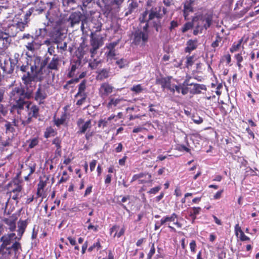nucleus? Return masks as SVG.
I'll use <instances>...</instances> for the list:
<instances>
[{"instance_id": "nucleus-1", "label": "nucleus", "mask_w": 259, "mask_h": 259, "mask_svg": "<svg viewBox=\"0 0 259 259\" xmlns=\"http://www.w3.org/2000/svg\"><path fill=\"white\" fill-rule=\"evenodd\" d=\"M36 57L38 56H34L32 58L27 59L25 63L21 65L20 64V70L24 73L21 77L23 84L13 88L10 94L11 101L16 102L14 107L19 109H23L25 106L28 107L29 104L25 99H30L33 97L36 82L41 81L35 78H31L37 69L32 70L34 60Z\"/></svg>"}, {"instance_id": "nucleus-2", "label": "nucleus", "mask_w": 259, "mask_h": 259, "mask_svg": "<svg viewBox=\"0 0 259 259\" xmlns=\"http://www.w3.org/2000/svg\"><path fill=\"white\" fill-rule=\"evenodd\" d=\"M15 233H11L3 235L0 238V255L3 259H10L14 253L18 256L22 251L21 244Z\"/></svg>"}, {"instance_id": "nucleus-3", "label": "nucleus", "mask_w": 259, "mask_h": 259, "mask_svg": "<svg viewBox=\"0 0 259 259\" xmlns=\"http://www.w3.org/2000/svg\"><path fill=\"white\" fill-rule=\"evenodd\" d=\"M50 58L46 57L42 59L40 57H36L34 60V63L32 67V70L37 69L35 74L31 78H35L38 80H43L45 75L50 73V70H58L59 59L57 55H54L51 61L48 63Z\"/></svg>"}, {"instance_id": "nucleus-4", "label": "nucleus", "mask_w": 259, "mask_h": 259, "mask_svg": "<svg viewBox=\"0 0 259 259\" xmlns=\"http://www.w3.org/2000/svg\"><path fill=\"white\" fill-rule=\"evenodd\" d=\"M161 8H152L149 11L146 10L142 14V21H148L150 26L159 31L161 28V19L162 14H160Z\"/></svg>"}, {"instance_id": "nucleus-5", "label": "nucleus", "mask_w": 259, "mask_h": 259, "mask_svg": "<svg viewBox=\"0 0 259 259\" xmlns=\"http://www.w3.org/2000/svg\"><path fill=\"white\" fill-rule=\"evenodd\" d=\"M22 57L23 54H20L18 53H15L13 56L9 59L10 64H9L8 61H5L4 65L3 64H1V68L6 73H12L15 66L18 68L20 66V61Z\"/></svg>"}, {"instance_id": "nucleus-6", "label": "nucleus", "mask_w": 259, "mask_h": 259, "mask_svg": "<svg viewBox=\"0 0 259 259\" xmlns=\"http://www.w3.org/2000/svg\"><path fill=\"white\" fill-rule=\"evenodd\" d=\"M25 27L26 23L13 21V23L9 24L6 27L3 28V29L5 31V35L11 38L16 36L19 32L23 31Z\"/></svg>"}, {"instance_id": "nucleus-7", "label": "nucleus", "mask_w": 259, "mask_h": 259, "mask_svg": "<svg viewBox=\"0 0 259 259\" xmlns=\"http://www.w3.org/2000/svg\"><path fill=\"white\" fill-rule=\"evenodd\" d=\"M81 22L80 29L83 32L84 30V25L87 24V20L83 18V15L80 12H75L72 13L67 19L66 23L69 27L73 28L76 25H78L80 22Z\"/></svg>"}, {"instance_id": "nucleus-8", "label": "nucleus", "mask_w": 259, "mask_h": 259, "mask_svg": "<svg viewBox=\"0 0 259 259\" xmlns=\"http://www.w3.org/2000/svg\"><path fill=\"white\" fill-rule=\"evenodd\" d=\"M149 34L145 32H142L141 30L138 29L132 32L131 35L132 44L135 46L140 47L145 46L148 42Z\"/></svg>"}, {"instance_id": "nucleus-9", "label": "nucleus", "mask_w": 259, "mask_h": 259, "mask_svg": "<svg viewBox=\"0 0 259 259\" xmlns=\"http://www.w3.org/2000/svg\"><path fill=\"white\" fill-rule=\"evenodd\" d=\"M198 21V25L201 27V30L203 29H207L211 25L212 16L211 14L206 13L198 15L197 17Z\"/></svg>"}, {"instance_id": "nucleus-10", "label": "nucleus", "mask_w": 259, "mask_h": 259, "mask_svg": "<svg viewBox=\"0 0 259 259\" xmlns=\"http://www.w3.org/2000/svg\"><path fill=\"white\" fill-rule=\"evenodd\" d=\"M47 97L48 93L47 85L39 84L36 91L34 94V100L38 102L40 105L44 103V101Z\"/></svg>"}, {"instance_id": "nucleus-11", "label": "nucleus", "mask_w": 259, "mask_h": 259, "mask_svg": "<svg viewBox=\"0 0 259 259\" xmlns=\"http://www.w3.org/2000/svg\"><path fill=\"white\" fill-rule=\"evenodd\" d=\"M77 127L78 131L77 134L79 135L84 134L88 131H90L92 127L91 120L89 119L87 121L81 118H78L76 121Z\"/></svg>"}, {"instance_id": "nucleus-12", "label": "nucleus", "mask_w": 259, "mask_h": 259, "mask_svg": "<svg viewBox=\"0 0 259 259\" xmlns=\"http://www.w3.org/2000/svg\"><path fill=\"white\" fill-rule=\"evenodd\" d=\"M52 42L54 44L62 41L66 37V34L60 29H54L49 34Z\"/></svg>"}, {"instance_id": "nucleus-13", "label": "nucleus", "mask_w": 259, "mask_h": 259, "mask_svg": "<svg viewBox=\"0 0 259 259\" xmlns=\"http://www.w3.org/2000/svg\"><path fill=\"white\" fill-rule=\"evenodd\" d=\"M137 180H139V184L151 182V175L148 173L143 172L134 175L132 177L131 183Z\"/></svg>"}, {"instance_id": "nucleus-14", "label": "nucleus", "mask_w": 259, "mask_h": 259, "mask_svg": "<svg viewBox=\"0 0 259 259\" xmlns=\"http://www.w3.org/2000/svg\"><path fill=\"white\" fill-rule=\"evenodd\" d=\"M171 78V76L161 77L157 79L156 81L157 83L160 84L161 85V87L163 89H166L174 94V90L173 88H172V85L173 84H171L170 81Z\"/></svg>"}, {"instance_id": "nucleus-15", "label": "nucleus", "mask_w": 259, "mask_h": 259, "mask_svg": "<svg viewBox=\"0 0 259 259\" xmlns=\"http://www.w3.org/2000/svg\"><path fill=\"white\" fill-rule=\"evenodd\" d=\"M184 85H193V88L190 90V93L192 94H198L201 93V90H206L205 85L190 83L188 79H186L183 82Z\"/></svg>"}, {"instance_id": "nucleus-16", "label": "nucleus", "mask_w": 259, "mask_h": 259, "mask_svg": "<svg viewBox=\"0 0 259 259\" xmlns=\"http://www.w3.org/2000/svg\"><path fill=\"white\" fill-rule=\"evenodd\" d=\"M26 100H28V99H25V101L26 102H28V104H29L28 107H27V106H25L24 107L23 109H18L17 108H16V107H14V105H15L16 102L13 101V102H14V104L13 105L14 109H17L18 110V113H19V111L23 110L24 109V108H26L28 110H30V111L28 113V116H30L31 115L32 117H33L34 118H36L38 117V115H39V107L38 106H37L36 105H32L30 108L29 106H30L31 103L29 101H26Z\"/></svg>"}, {"instance_id": "nucleus-17", "label": "nucleus", "mask_w": 259, "mask_h": 259, "mask_svg": "<svg viewBox=\"0 0 259 259\" xmlns=\"http://www.w3.org/2000/svg\"><path fill=\"white\" fill-rule=\"evenodd\" d=\"M114 87L107 82L103 83L99 89V93L101 97H107L111 94Z\"/></svg>"}, {"instance_id": "nucleus-18", "label": "nucleus", "mask_w": 259, "mask_h": 259, "mask_svg": "<svg viewBox=\"0 0 259 259\" xmlns=\"http://www.w3.org/2000/svg\"><path fill=\"white\" fill-rule=\"evenodd\" d=\"M201 209V208L200 207H193L188 210V212L189 217L192 219V223L195 222L197 218V215L200 214Z\"/></svg>"}, {"instance_id": "nucleus-19", "label": "nucleus", "mask_w": 259, "mask_h": 259, "mask_svg": "<svg viewBox=\"0 0 259 259\" xmlns=\"http://www.w3.org/2000/svg\"><path fill=\"white\" fill-rule=\"evenodd\" d=\"M35 39H33L30 41H27L25 42V46L27 50L31 51V52H34L35 50L37 49L40 45L35 41Z\"/></svg>"}, {"instance_id": "nucleus-20", "label": "nucleus", "mask_w": 259, "mask_h": 259, "mask_svg": "<svg viewBox=\"0 0 259 259\" xmlns=\"http://www.w3.org/2000/svg\"><path fill=\"white\" fill-rule=\"evenodd\" d=\"M18 125V121L14 119L12 122H9L6 121L5 124V127L6 128V133H13L15 132V129L14 126Z\"/></svg>"}, {"instance_id": "nucleus-21", "label": "nucleus", "mask_w": 259, "mask_h": 259, "mask_svg": "<svg viewBox=\"0 0 259 259\" xmlns=\"http://www.w3.org/2000/svg\"><path fill=\"white\" fill-rule=\"evenodd\" d=\"M0 40H3V48H7L11 42L12 39L5 35V31L0 30Z\"/></svg>"}, {"instance_id": "nucleus-22", "label": "nucleus", "mask_w": 259, "mask_h": 259, "mask_svg": "<svg viewBox=\"0 0 259 259\" xmlns=\"http://www.w3.org/2000/svg\"><path fill=\"white\" fill-rule=\"evenodd\" d=\"M109 70L107 69H102L97 72V79L102 80L107 78L109 76Z\"/></svg>"}, {"instance_id": "nucleus-23", "label": "nucleus", "mask_w": 259, "mask_h": 259, "mask_svg": "<svg viewBox=\"0 0 259 259\" xmlns=\"http://www.w3.org/2000/svg\"><path fill=\"white\" fill-rule=\"evenodd\" d=\"M178 215L173 213L170 215H165L160 220L163 225H166L168 222H174L176 219H177Z\"/></svg>"}, {"instance_id": "nucleus-24", "label": "nucleus", "mask_w": 259, "mask_h": 259, "mask_svg": "<svg viewBox=\"0 0 259 259\" xmlns=\"http://www.w3.org/2000/svg\"><path fill=\"white\" fill-rule=\"evenodd\" d=\"M197 40L192 39L189 40L187 42V47L185 48V52L186 53H190L191 51L194 50L197 48Z\"/></svg>"}, {"instance_id": "nucleus-25", "label": "nucleus", "mask_w": 259, "mask_h": 259, "mask_svg": "<svg viewBox=\"0 0 259 259\" xmlns=\"http://www.w3.org/2000/svg\"><path fill=\"white\" fill-rule=\"evenodd\" d=\"M138 6V4L137 2L133 1L132 2V3H131L128 6L127 9L125 13V16H127L134 12L136 9L137 8Z\"/></svg>"}, {"instance_id": "nucleus-26", "label": "nucleus", "mask_w": 259, "mask_h": 259, "mask_svg": "<svg viewBox=\"0 0 259 259\" xmlns=\"http://www.w3.org/2000/svg\"><path fill=\"white\" fill-rule=\"evenodd\" d=\"M56 44L57 45V49L58 53L63 54L64 52L67 50L68 43L67 42L64 41L62 42V41H60V42L57 43Z\"/></svg>"}, {"instance_id": "nucleus-27", "label": "nucleus", "mask_w": 259, "mask_h": 259, "mask_svg": "<svg viewBox=\"0 0 259 259\" xmlns=\"http://www.w3.org/2000/svg\"><path fill=\"white\" fill-rule=\"evenodd\" d=\"M109 99L110 101L107 104V107L108 108H111L112 105H113L114 106H116L122 101L123 100V98L114 99L111 97H110Z\"/></svg>"}, {"instance_id": "nucleus-28", "label": "nucleus", "mask_w": 259, "mask_h": 259, "mask_svg": "<svg viewBox=\"0 0 259 259\" xmlns=\"http://www.w3.org/2000/svg\"><path fill=\"white\" fill-rule=\"evenodd\" d=\"M91 44L92 47L96 48H99L101 45L102 42L98 37L91 36Z\"/></svg>"}, {"instance_id": "nucleus-29", "label": "nucleus", "mask_w": 259, "mask_h": 259, "mask_svg": "<svg viewBox=\"0 0 259 259\" xmlns=\"http://www.w3.org/2000/svg\"><path fill=\"white\" fill-rule=\"evenodd\" d=\"M101 61L94 59L89 63V66L92 69H95L101 66Z\"/></svg>"}, {"instance_id": "nucleus-30", "label": "nucleus", "mask_w": 259, "mask_h": 259, "mask_svg": "<svg viewBox=\"0 0 259 259\" xmlns=\"http://www.w3.org/2000/svg\"><path fill=\"white\" fill-rule=\"evenodd\" d=\"M12 140V137H8L6 139H3L0 141V144L3 147L9 146L11 145Z\"/></svg>"}, {"instance_id": "nucleus-31", "label": "nucleus", "mask_w": 259, "mask_h": 259, "mask_svg": "<svg viewBox=\"0 0 259 259\" xmlns=\"http://www.w3.org/2000/svg\"><path fill=\"white\" fill-rule=\"evenodd\" d=\"M101 248V245L100 242V240L98 239L97 242L94 243L92 246L88 248V251L91 252L94 249H96L97 251L100 249Z\"/></svg>"}, {"instance_id": "nucleus-32", "label": "nucleus", "mask_w": 259, "mask_h": 259, "mask_svg": "<svg viewBox=\"0 0 259 259\" xmlns=\"http://www.w3.org/2000/svg\"><path fill=\"white\" fill-rule=\"evenodd\" d=\"M55 134V130L52 127H49L46 129V131L44 134V137L46 138H48L49 137L54 136Z\"/></svg>"}, {"instance_id": "nucleus-33", "label": "nucleus", "mask_w": 259, "mask_h": 259, "mask_svg": "<svg viewBox=\"0 0 259 259\" xmlns=\"http://www.w3.org/2000/svg\"><path fill=\"white\" fill-rule=\"evenodd\" d=\"M97 0H95V3ZM79 0H62V3L64 6H72L73 5L79 4Z\"/></svg>"}, {"instance_id": "nucleus-34", "label": "nucleus", "mask_w": 259, "mask_h": 259, "mask_svg": "<svg viewBox=\"0 0 259 259\" xmlns=\"http://www.w3.org/2000/svg\"><path fill=\"white\" fill-rule=\"evenodd\" d=\"M124 1V0H111V4L114 8L120 9Z\"/></svg>"}, {"instance_id": "nucleus-35", "label": "nucleus", "mask_w": 259, "mask_h": 259, "mask_svg": "<svg viewBox=\"0 0 259 259\" xmlns=\"http://www.w3.org/2000/svg\"><path fill=\"white\" fill-rule=\"evenodd\" d=\"M130 196L128 195H127V196L123 197L121 199V201L118 202V204L124 209L126 210L128 212L129 211V210L127 209L126 206L124 204H122V203H124V202H126L127 201L130 200Z\"/></svg>"}, {"instance_id": "nucleus-36", "label": "nucleus", "mask_w": 259, "mask_h": 259, "mask_svg": "<svg viewBox=\"0 0 259 259\" xmlns=\"http://www.w3.org/2000/svg\"><path fill=\"white\" fill-rule=\"evenodd\" d=\"M66 120L65 115H63L60 118L55 120V124L56 126H59L60 125L63 124Z\"/></svg>"}, {"instance_id": "nucleus-37", "label": "nucleus", "mask_w": 259, "mask_h": 259, "mask_svg": "<svg viewBox=\"0 0 259 259\" xmlns=\"http://www.w3.org/2000/svg\"><path fill=\"white\" fill-rule=\"evenodd\" d=\"M52 144L55 145L56 148L61 149V140L59 137L55 138L52 141Z\"/></svg>"}, {"instance_id": "nucleus-38", "label": "nucleus", "mask_w": 259, "mask_h": 259, "mask_svg": "<svg viewBox=\"0 0 259 259\" xmlns=\"http://www.w3.org/2000/svg\"><path fill=\"white\" fill-rule=\"evenodd\" d=\"M127 63V61L125 59H121L116 61V64L118 65L120 68H124Z\"/></svg>"}, {"instance_id": "nucleus-39", "label": "nucleus", "mask_w": 259, "mask_h": 259, "mask_svg": "<svg viewBox=\"0 0 259 259\" xmlns=\"http://www.w3.org/2000/svg\"><path fill=\"white\" fill-rule=\"evenodd\" d=\"M38 143V140L36 138H33L30 140L28 147L29 148H33Z\"/></svg>"}, {"instance_id": "nucleus-40", "label": "nucleus", "mask_w": 259, "mask_h": 259, "mask_svg": "<svg viewBox=\"0 0 259 259\" xmlns=\"http://www.w3.org/2000/svg\"><path fill=\"white\" fill-rule=\"evenodd\" d=\"M77 69L76 64H72L71 67V69L68 74V77H72L74 74L75 70Z\"/></svg>"}, {"instance_id": "nucleus-41", "label": "nucleus", "mask_w": 259, "mask_h": 259, "mask_svg": "<svg viewBox=\"0 0 259 259\" xmlns=\"http://www.w3.org/2000/svg\"><path fill=\"white\" fill-rule=\"evenodd\" d=\"M193 27V24L191 22H187L185 24L182 29V31L184 33L187 31L188 30L191 29Z\"/></svg>"}, {"instance_id": "nucleus-42", "label": "nucleus", "mask_w": 259, "mask_h": 259, "mask_svg": "<svg viewBox=\"0 0 259 259\" xmlns=\"http://www.w3.org/2000/svg\"><path fill=\"white\" fill-rule=\"evenodd\" d=\"M142 90H143V89H142L141 84H137V85H134L131 88V91L135 92L136 93H139L141 92L142 91Z\"/></svg>"}, {"instance_id": "nucleus-43", "label": "nucleus", "mask_w": 259, "mask_h": 259, "mask_svg": "<svg viewBox=\"0 0 259 259\" xmlns=\"http://www.w3.org/2000/svg\"><path fill=\"white\" fill-rule=\"evenodd\" d=\"M239 233H240V239L242 241H247L249 240V238L246 236L244 232L242 231L241 228H239Z\"/></svg>"}, {"instance_id": "nucleus-44", "label": "nucleus", "mask_w": 259, "mask_h": 259, "mask_svg": "<svg viewBox=\"0 0 259 259\" xmlns=\"http://www.w3.org/2000/svg\"><path fill=\"white\" fill-rule=\"evenodd\" d=\"M86 82L87 81L85 80H83L81 82V83L79 84L78 91H79L80 93L82 91H85L86 89Z\"/></svg>"}, {"instance_id": "nucleus-45", "label": "nucleus", "mask_w": 259, "mask_h": 259, "mask_svg": "<svg viewBox=\"0 0 259 259\" xmlns=\"http://www.w3.org/2000/svg\"><path fill=\"white\" fill-rule=\"evenodd\" d=\"M155 252V249L154 243L152 244L151 249L147 255V259H151L152 256L154 255Z\"/></svg>"}, {"instance_id": "nucleus-46", "label": "nucleus", "mask_w": 259, "mask_h": 259, "mask_svg": "<svg viewBox=\"0 0 259 259\" xmlns=\"http://www.w3.org/2000/svg\"><path fill=\"white\" fill-rule=\"evenodd\" d=\"M35 38L31 35H30V34H24L22 37V39L23 40H25V42L27 41H30L31 40H32L33 39H34Z\"/></svg>"}, {"instance_id": "nucleus-47", "label": "nucleus", "mask_w": 259, "mask_h": 259, "mask_svg": "<svg viewBox=\"0 0 259 259\" xmlns=\"http://www.w3.org/2000/svg\"><path fill=\"white\" fill-rule=\"evenodd\" d=\"M179 26V23L177 21L172 20L170 22V26L169 29L170 31H172L174 29Z\"/></svg>"}, {"instance_id": "nucleus-48", "label": "nucleus", "mask_w": 259, "mask_h": 259, "mask_svg": "<svg viewBox=\"0 0 259 259\" xmlns=\"http://www.w3.org/2000/svg\"><path fill=\"white\" fill-rule=\"evenodd\" d=\"M161 187L159 186L151 188L148 193L149 194H156L158 192H159Z\"/></svg>"}, {"instance_id": "nucleus-49", "label": "nucleus", "mask_w": 259, "mask_h": 259, "mask_svg": "<svg viewBox=\"0 0 259 259\" xmlns=\"http://www.w3.org/2000/svg\"><path fill=\"white\" fill-rule=\"evenodd\" d=\"M182 87V84H179V85L174 84L172 85V88H173L174 90V93L176 92L178 94L181 93Z\"/></svg>"}, {"instance_id": "nucleus-50", "label": "nucleus", "mask_w": 259, "mask_h": 259, "mask_svg": "<svg viewBox=\"0 0 259 259\" xmlns=\"http://www.w3.org/2000/svg\"><path fill=\"white\" fill-rule=\"evenodd\" d=\"M242 40H240L239 42L236 44V45H233L232 47L230 48V52L232 53H233L236 51L239 48L240 45L241 44Z\"/></svg>"}, {"instance_id": "nucleus-51", "label": "nucleus", "mask_w": 259, "mask_h": 259, "mask_svg": "<svg viewBox=\"0 0 259 259\" xmlns=\"http://www.w3.org/2000/svg\"><path fill=\"white\" fill-rule=\"evenodd\" d=\"M48 33V30L46 27L43 28H40L39 29L38 35L42 37H44Z\"/></svg>"}, {"instance_id": "nucleus-52", "label": "nucleus", "mask_w": 259, "mask_h": 259, "mask_svg": "<svg viewBox=\"0 0 259 259\" xmlns=\"http://www.w3.org/2000/svg\"><path fill=\"white\" fill-rule=\"evenodd\" d=\"M27 225V222L26 220L20 221L18 222V228L25 230Z\"/></svg>"}, {"instance_id": "nucleus-53", "label": "nucleus", "mask_w": 259, "mask_h": 259, "mask_svg": "<svg viewBox=\"0 0 259 259\" xmlns=\"http://www.w3.org/2000/svg\"><path fill=\"white\" fill-rule=\"evenodd\" d=\"M82 4L83 7L86 8L89 6L91 3L95 4V0H82Z\"/></svg>"}, {"instance_id": "nucleus-54", "label": "nucleus", "mask_w": 259, "mask_h": 259, "mask_svg": "<svg viewBox=\"0 0 259 259\" xmlns=\"http://www.w3.org/2000/svg\"><path fill=\"white\" fill-rule=\"evenodd\" d=\"M146 24L143 27L142 29H140L141 30L142 32H145L147 34H149L148 27L150 26V23L148 21H146Z\"/></svg>"}, {"instance_id": "nucleus-55", "label": "nucleus", "mask_w": 259, "mask_h": 259, "mask_svg": "<svg viewBox=\"0 0 259 259\" xmlns=\"http://www.w3.org/2000/svg\"><path fill=\"white\" fill-rule=\"evenodd\" d=\"M78 97H80L81 98H84L87 99V93L85 92V91H82L80 93L79 91H78L77 94L75 95V97L77 98Z\"/></svg>"}, {"instance_id": "nucleus-56", "label": "nucleus", "mask_w": 259, "mask_h": 259, "mask_svg": "<svg viewBox=\"0 0 259 259\" xmlns=\"http://www.w3.org/2000/svg\"><path fill=\"white\" fill-rule=\"evenodd\" d=\"M188 85H184L183 83H182L181 93L183 95H185L189 92V88L188 87Z\"/></svg>"}, {"instance_id": "nucleus-57", "label": "nucleus", "mask_w": 259, "mask_h": 259, "mask_svg": "<svg viewBox=\"0 0 259 259\" xmlns=\"http://www.w3.org/2000/svg\"><path fill=\"white\" fill-rule=\"evenodd\" d=\"M31 14V13L30 12H29V13H27L24 16L23 20L21 21L22 22V23H26V27L27 26V23L28 22V19L29 17L30 16Z\"/></svg>"}, {"instance_id": "nucleus-58", "label": "nucleus", "mask_w": 259, "mask_h": 259, "mask_svg": "<svg viewBox=\"0 0 259 259\" xmlns=\"http://www.w3.org/2000/svg\"><path fill=\"white\" fill-rule=\"evenodd\" d=\"M125 232V229L124 228H122L119 232L117 233V232H116L114 235V237H117V238L120 237L122 235H123Z\"/></svg>"}, {"instance_id": "nucleus-59", "label": "nucleus", "mask_w": 259, "mask_h": 259, "mask_svg": "<svg viewBox=\"0 0 259 259\" xmlns=\"http://www.w3.org/2000/svg\"><path fill=\"white\" fill-rule=\"evenodd\" d=\"M193 56L187 57L186 63L188 66H192L193 64Z\"/></svg>"}, {"instance_id": "nucleus-60", "label": "nucleus", "mask_w": 259, "mask_h": 259, "mask_svg": "<svg viewBox=\"0 0 259 259\" xmlns=\"http://www.w3.org/2000/svg\"><path fill=\"white\" fill-rule=\"evenodd\" d=\"M117 42H111L107 46V49L108 50H115V47L117 46Z\"/></svg>"}, {"instance_id": "nucleus-61", "label": "nucleus", "mask_w": 259, "mask_h": 259, "mask_svg": "<svg viewBox=\"0 0 259 259\" xmlns=\"http://www.w3.org/2000/svg\"><path fill=\"white\" fill-rule=\"evenodd\" d=\"M35 167H36V164L34 163L32 164L31 165L29 166V173L28 174V176L32 175L35 170Z\"/></svg>"}, {"instance_id": "nucleus-62", "label": "nucleus", "mask_w": 259, "mask_h": 259, "mask_svg": "<svg viewBox=\"0 0 259 259\" xmlns=\"http://www.w3.org/2000/svg\"><path fill=\"white\" fill-rule=\"evenodd\" d=\"M196 246V245L195 241L194 240H192L190 243V247L191 251L192 252L195 251Z\"/></svg>"}, {"instance_id": "nucleus-63", "label": "nucleus", "mask_w": 259, "mask_h": 259, "mask_svg": "<svg viewBox=\"0 0 259 259\" xmlns=\"http://www.w3.org/2000/svg\"><path fill=\"white\" fill-rule=\"evenodd\" d=\"M97 161L96 160H93L90 164V168L91 171H93L95 169V166L96 165Z\"/></svg>"}, {"instance_id": "nucleus-64", "label": "nucleus", "mask_w": 259, "mask_h": 259, "mask_svg": "<svg viewBox=\"0 0 259 259\" xmlns=\"http://www.w3.org/2000/svg\"><path fill=\"white\" fill-rule=\"evenodd\" d=\"M48 52L51 55H55V47L54 46H50L48 49Z\"/></svg>"}]
</instances>
